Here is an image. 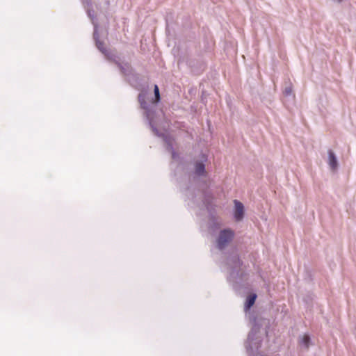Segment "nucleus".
I'll return each instance as SVG.
<instances>
[{
	"mask_svg": "<svg viewBox=\"0 0 356 356\" xmlns=\"http://www.w3.org/2000/svg\"><path fill=\"white\" fill-rule=\"evenodd\" d=\"M234 232L229 229L221 230L217 238V247L220 250L224 249L228 243L232 240Z\"/></svg>",
	"mask_w": 356,
	"mask_h": 356,
	"instance_id": "nucleus-1",
	"label": "nucleus"
},
{
	"mask_svg": "<svg viewBox=\"0 0 356 356\" xmlns=\"http://www.w3.org/2000/svg\"><path fill=\"white\" fill-rule=\"evenodd\" d=\"M328 154V159L327 163L330 166V168L332 171H335L338 168V161L335 154L332 150L330 149L327 152Z\"/></svg>",
	"mask_w": 356,
	"mask_h": 356,
	"instance_id": "nucleus-2",
	"label": "nucleus"
},
{
	"mask_svg": "<svg viewBox=\"0 0 356 356\" xmlns=\"http://www.w3.org/2000/svg\"><path fill=\"white\" fill-rule=\"evenodd\" d=\"M234 217L237 221H240L243 219L244 216V207L243 204L238 200H234Z\"/></svg>",
	"mask_w": 356,
	"mask_h": 356,
	"instance_id": "nucleus-3",
	"label": "nucleus"
},
{
	"mask_svg": "<svg viewBox=\"0 0 356 356\" xmlns=\"http://www.w3.org/2000/svg\"><path fill=\"white\" fill-rule=\"evenodd\" d=\"M300 346L304 348H308L310 344V338L308 335L304 334L300 337Z\"/></svg>",
	"mask_w": 356,
	"mask_h": 356,
	"instance_id": "nucleus-4",
	"label": "nucleus"
},
{
	"mask_svg": "<svg viewBox=\"0 0 356 356\" xmlns=\"http://www.w3.org/2000/svg\"><path fill=\"white\" fill-rule=\"evenodd\" d=\"M94 38L96 41L97 47L104 54H106V49L104 47L102 42L98 40L97 39V26L95 25V31H94Z\"/></svg>",
	"mask_w": 356,
	"mask_h": 356,
	"instance_id": "nucleus-5",
	"label": "nucleus"
},
{
	"mask_svg": "<svg viewBox=\"0 0 356 356\" xmlns=\"http://www.w3.org/2000/svg\"><path fill=\"white\" fill-rule=\"evenodd\" d=\"M195 172L199 175H203L204 172V165L202 163H197L195 165Z\"/></svg>",
	"mask_w": 356,
	"mask_h": 356,
	"instance_id": "nucleus-6",
	"label": "nucleus"
},
{
	"mask_svg": "<svg viewBox=\"0 0 356 356\" xmlns=\"http://www.w3.org/2000/svg\"><path fill=\"white\" fill-rule=\"evenodd\" d=\"M256 299V295L251 296L248 298L247 302H246V308L249 309L250 308L254 303Z\"/></svg>",
	"mask_w": 356,
	"mask_h": 356,
	"instance_id": "nucleus-7",
	"label": "nucleus"
},
{
	"mask_svg": "<svg viewBox=\"0 0 356 356\" xmlns=\"http://www.w3.org/2000/svg\"><path fill=\"white\" fill-rule=\"evenodd\" d=\"M154 95H155L156 102H158L160 100V93H159V87L157 85L154 86Z\"/></svg>",
	"mask_w": 356,
	"mask_h": 356,
	"instance_id": "nucleus-8",
	"label": "nucleus"
},
{
	"mask_svg": "<svg viewBox=\"0 0 356 356\" xmlns=\"http://www.w3.org/2000/svg\"><path fill=\"white\" fill-rule=\"evenodd\" d=\"M285 95H292V87L291 85L286 86L284 90Z\"/></svg>",
	"mask_w": 356,
	"mask_h": 356,
	"instance_id": "nucleus-9",
	"label": "nucleus"
},
{
	"mask_svg": "<svg viewBox=\"0 0 356 356\" xmlns=\"http://www.w3.org/2000/svg\"><path fill=\"white\" fill-rule=\"evenodd\" d=\"M233 260L235 263V267H238L240 264V261L237 255L233 257Z\"/></svg>",
	"mask_w": 356,
	"mask_h": 356,
	"instance_id": "nucleus-10",
	"label": "nucleus"
},
{
	"mask_svg": "<svg viewBox=\"0 0 356 356\" xmlns=\"http://www.w3.org/2000/svg\"><path fill=\"white\" fill-rule=\"evenodd\" d=\"M139 100L141 101V95H139ZM141 106L144 109H146L145 104L140 102Z\"/></svg>",
	"mask_w": 356,
	"mask_h": 356,
	"instance_id": "nucleus-11",
	"label": "nucleus"
},
{
	"mask_svg": "<svg viewBox=\"0 0 356 356\" xmlns=\"http://www.w3.org/2000/svg\"><path fill=\"white\" fill-rule=\"evenodd\" d=\"M332 1L336 3H340L342 2L343 0H332Z\"/></svg>",
	"mask_w": 356,
	"mask_h": 356,
	"instance_id": "nucleus-12",
	"label": "nucleus"
},
{
	"mask_svg": "<svg viewBox=\"0 0 356 356\" xmlns=\"http://www.w3.org/2000/svg\"><path fill=\"white\" fill-rule=\"evenodd\" d=\"M149 124H151V126H152V131H153L156 134H157V132H156V131L154 129V128L153 125L152 124V122H151V121L149 122Z\"/></svg>",
	"mask_w": 356,
	"mask_h": 356,
	"instance_id": "nucleus-13",
	"label": "nucleus"
}]
</instances>
